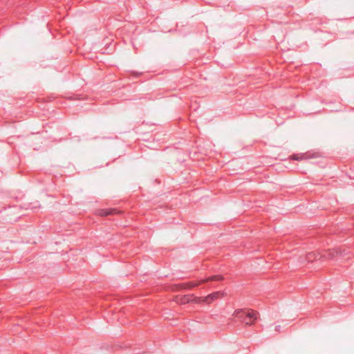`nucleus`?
<instances>
[{
    "instance_id": "obj_5",
    "label": "nucleus",
    "mask_w": 354,
    "mask_h": 354,
    "mask_svg": "<svg viewBox=\"0 0 354 354\" xmlns=\"http://www.w3.org/2000/svg\"><path fill=\"white\" fill-rule=\"evenodd\" d=\"M292 159L295 160H301L304 159H309L314 158V156H309L308 153H297L292 155Z\"/></svg>"
},
{
    "instance_id": "obj_3",
    "label": "nucleus",
    "mask_w": 354,
    "mask_h": 354,
    "mask_svg": "<svg viewBox=\"0 0 354 354\" xmlns=\"http://www.w3.org/2000/svg\"><path fill=\"white\" fill-rule=\"evenodd\" d=\"M223 277L221 275H213L208 278L201 279L198 281H189L187 283H183V286L186 289H192L199 286L200 284L207 282L209 281H221Z\"/></svg>"
},
{
    "instance_id": "obj_4",
    "label": "nucleus",
    "mask_w": 354,
    "mask_h": 354,
    "mask_svg": "<svg viewBox=\"0 0 354 354\" xmlns=\"http://www.w3.org/2000/svg\"><path fill=\"white\" fill-rule=\"evenodd\" d=\"M221 295H223V293H221L219 291L214 292L212 294L208 295L207 297H205L206 303H211L212 301L218 299Z\"/></svg>"
},
{
    "instance_id": "obj_2",
    "label": "nucleus",
    "mask_w": 354,
    "mask_h": 354,
    "mask_svg": "<svg viewBox=\"0 0 354 354\" xmlns=\"http://www.w3.org/2000/svg\"><path fill=\"white\" fill-rule=\"evenodd\" d=\"M234 316L239 319L240 322L247 326H251L254 324L259 317V313L253 310L237 309L234 313Z\"/></svg>"
},
{
    "instance_id": "obj_7",
    "label": "nucleus",
    "mask_w": 354,
    "mask_h": 354,
    "mask_svg": "<svg viewBox=\"0 0 354 354\" xmlns=\"http://www.w3.org/2000/svg\"><path fill=\"white\" fill-rule=\"evenodd\" d=\"M193 297V301L196 304L201 303H206L205 297H195L194 295H191Z\"/></svg>"
},
{
    "instance_id": "obj_8",
    "label": "nucleus",
    "mask_w": 354,
    "mask_h": 354,
    "mask_svg": "<svg viewBox=\"0 0 354 354\" xmlns=\"http://www.w3.org/2000/svg\"><path fill=\"white\" fill-rule=\"evenodd\" d=\"M190 297H191V295L190 296L185 295V296L181 297L178 302H180L181 304H185L189 303L190 301Z\"/></svg>"
},
{
    "instance_id": "obj_1",
    "label": "nucleus",
    "mask_w": 354,
    "mask_h": 354,
    "mask_svg": "<svg viewBox=\"0 0 354 354\" xmlns=\"http://www.w3.org/2000/svg\"><path fill=\"white\" fill-rule=\"evenodd\" d=\"M350 254V252L346 249H334L329 250L327 251H323L322 252H309L306 254V260L308 262H313L314 261H324L328 259L339 260L343 259L345 256Z\"/></svg>"
},
{
    "instance_id": "obj_9",
    "label": "nucleus",
    "mask_w": 354,
    "mask_h": 354,
    "mask_svg": "<svg viewBox=\"0 0 354 354\" xmlns=\"http://www.w3.org/2000/svg\"><path fill=\"white\" fill-rule=\"evenodd\" d=\"M275 330H276L277 331H279V330H280V326H277L275 327Z\"/></svg>"
},
{
    "instance_id": "obj_6",
    "label": "nucleus",
    "mask_w": 354,
    "mask_h": 354,
    "mask_svg": "<svg viewBox=\"0 0 354 354\" xmlns=\"http://www.w3.org/2000/svg\"><path fill=\"white\" fill-rule=\"evenodd\" d=\"M115 213H118V212L116 211L115 209H101L100 210V214L101 216H108V215H110V214H115Z\"/></svg>"
}]
</instances>
